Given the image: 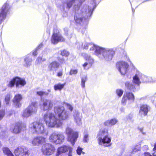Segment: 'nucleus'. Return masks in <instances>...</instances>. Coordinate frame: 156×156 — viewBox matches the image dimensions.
Here are the masks:
<instances>
[{"label":"nucleus","instance_id":"41","mask_svg":"<svg viewBox=\"0 0 156 156\" xmlns=\"http://www.w3.org/2000/svg\"><path fill=\"white\" fill-rule=\"evenodd\" d=\"M75 2L71 0L67 1L66 3L67 8L68 9L70 8Z\"/></svg>","mask_w":156,"mask_h":156},{"label":"nucleus","instance_id":"3","mask_svg":"<svg viewBox=\"0 0 156 156\" xmlns=\"http://www.w3.org/2000/svg\"><path fill=\"white\" fill-rule=\"evenodd\" d=\"M115 54L114 48H104L98 46L96 48L95 55L101 59L109 61L112 59Z\"/></svg>","mask_w":156,"mask_h":156},{"label":"nucleus","instance_id":"5","mask_svg":"<svg viewBox=\"0 0 156 156\" xmlns=\"http://www.w3.org/2000/svg\"><path fill=\"white\" fill-rule=\"evenodd\" d=\"M140 76V72L137 71L135 75L133 77V83L129 81L126 82L125 83L126 87L130 90L135 91L134 83L139 85L141 83Z\"/></svg>","mask_w":156,"mask_h":156},{"label":"nucleus","instance_id":"51","mask_svg":"<svg viewBox=\"0 0 156 156\" xmlns=\"http://www.w3.org/2000/svg\"><path fill=\"white\" fill-rule=\"evenodd\" d=\"M143 155L144 156H152L150 153L147 152H144L143 154Z\"/></svg>","mask_w":156,"mask_h":156},{"label":"nucleus","instance_id":"27","mask_svg":"<svg viewBox=\"0 0 156 156\" xmlns=\"http://www.w3.org/2000/svg\"><path fill=\"white\" fill-rule=\"evenodd\" d=\"M67 147L68 146L65 145L58 147L56 154V156H58L61 154L67 151Z\"/></svg>","mask_w":156,"mask_h":156},{"label":"nucleus","instance_id":"12","mask_svg":"<svg viewBox=\"0 0 156 156\" xmlns=\"http://www.w3.org/2000/svg\"><path fill=\"white\" fill-rule=\"evenodd\" d=\"M14 153L16 156H29V151L27 148L24 146H20L16 148Z\"/></svg>","mask_w":156,"mask_h":156},{"label":"nucleus","instance_id":"62","mask_svg":"<svg viewBox=\"0 0 156 156\" xmlns=\"http://www.w3.org/2000/svg\"><path fill=\"white\" fill-rule=\"evenodd\" d=\"M48 91H49V92H50V90H48Z\"/></svg>","mask_w":156,"mask_h":156},{"label":"nucleus","instance_id":"11","mask_svg":"<svg viewBox=\"0 0 156 156\" xmlns=\"http://www.w3.org/2000/svg\"><path fill=\"white\" fill-rule=\"evenodd\" d=\"M55 150V147L51 144L46 143L42 146L41 151L43 154L46 155L52 154Z\"/></svg>","mask_w":156,"mask_h":156},{"label":"nucleus","instance_id":"22","mask_svg":"<svg viewBox=\"0 0 156 156\" xmlns=\"http://www.w3.org/2000/svg\"><path fill=\"white\" fill-rule=\"evenodd\" d=\"M22 99V96L20 94H18L16 95L13 99V102L17 107H19L21 105L20 101Z\"/></svg>","mask_w":156,"mask_h":156},{"label":"nucleus","instance_id":"19","mask_svg":"<svg viewBox=\"0 0 156 156\" xmlns=\"http://www.w3.org/2000/svg\"><path fill=\"white\" fill-rule=\"evenodd\" d=\"M150 107L147 105H142L140 108L139 114L141 115L145 116L150 109Z\"/></svg>","mask_w":156,"mask_h":156},{"label":"nucleus","instance_id":"36","mask_svg":"<svg viewBox=\"0 0 156 156\" xmlns=\"http://www.w3.org/2000/svg\"><path fill=\"white\" fill-rule=\"evenodd\" d=\"M87 77L86 76L84 75L81 78V86L83 88H84L85 87V83L87 81Z\"/></svg>","mask_w":156,"mask_h":156},{"label":"nucleus","instance_id":"10","mask_svg":"<svg viewBox=\"0 0 156 156\" xmlns=\"http://www.w3.org/2000/svg\"><path fill=\"white\" fill-rule=\"evenodd\" d=\"M26 83V82L24 79L16 76L13 78L9 82L7 86L12 88L14 86L15 84L16 88H19L24 86Z\"/></svg>","mask_w":156,"mask_h":156},{"label":"nucleus","instance_id":"26","mask_svg":"<svg viewBox=\"0 0 156 156\" xmlns=\"http://www.w3.org/2000/svg\"><path fill=\"white\" fill-rule=\"evenodd\" d=\"M82 55L86 62L93 64L94 59L90 55L85 53H83L82 54Z\"/></svg>","mask_w":156,"mask_h":156},{"label":"nucleus","instance_id":"46","mask_svg":"<svg viewBox=\"0 0 156 156\" xmlns=\"http://www.w3.org/2000/svg\"><path fill=\"white\" fill-rule=\"evenodd\" d=\"M78 72V70L76 69H71L70 72L69 74L70 75H72L73 74H76Z\"/></svg>","mask_w":156,"mask_h":156},{"label":"nucleus","instance_id":"7","mask_svg":"<svg viewBox=\"0 0 156 156\" xmlns=\"http://www.w3.org/2000/svg\"><path fill=\"white\" fill-rule=\"evenodd\" d=\"M65 132L67 137L68 141L70 142L73 145H74L78 137V132L74 131L69 127L66 128Z\"/></svg>","mask_w":156,"mask_h":156},{"label":"nucleus","instance_id":"54","mask_svg":"<svg viewBox=\"0 0 156 156\" xmlns=\"http://www.w3.org/2000/svg\"><path fill=\"white\" fill-rule=\"evenodd\" d=\"M138 129L143 134H145V133L143 132V128H138Z\"/></svg>","mask_w":156,"mask_h":156},{"label":"nucleus","instance_id":"42","mask_svg":"<svg viewBox=\"0 0 156 156\" xmlns=\"http://www.w3.org/2000/svg\"><path fill=\"white\" fill-rule=\"evenodd\" d=\"M123 91L121 89H117L116 90V93L119 97H120L123 94Z\"/></svg>","mask_w":156,"mask_h":156},{"label":"nucleus","instance_id":"63","mask_svg":"<svg viewBox=\"0 0 156 156\" xmlns=\"http://www.w3.org/2000/svg\"><path fill=\"white\" fill-rule=\"evenodd\" d=\"M129 59V58H128V60Z\"/></svg>","mask_w":156,"mask_h":156},{"label":"nucleus","instance_id":"57","mask_svg":"<svg viewBox=\"0 0 156 156\" xmlns=\"http://www.w3.org/2000/svg\"><path fill=\"white\" fill-rule=\"evenodd\" d=\"M85 0H78L80 5H81L82 3L84 2Z\"/></svg>","mask_w":156,"mask_h":156},{"label":"nucleus","instance_id":"9","mask_svg":"<svg viewBox=\"0 0 156 156\" xmlns=\"http://www.w3.org/2000/svg\"><path fill=\"white\" fill-rule=\"evenodd\" d=\"M37 103L32 102L23 111L22 116L24 118H28L35 114L37 110Z\"/></svg>","mask_w":156,"mask_h":156},{"label":"nucleus","instance_id":"37","mask_svg":"<svg viewBox=\"0 0 156 156\" xmlns=\"http://www.w3.org/2000/svg\"><path fill=\"white\" fill-rule=\"evenodd\" d=\"M83 149L82 148L79 146L77 147L76 150V152L78 155H81V154H85V153L83 151Z\"/></svg>","mask_w":156,"mask_h":156},{"label":"nucleus","instance_id":"14","mask_svg":"<svg viewBox=\"0 0 156 156\" xmlns=\"http://www.w3.org/2000/svg\"><path fill=\"white\" fill-rule=\"evenodd\" d=\"M65 39L58 30H54L51 39L52 44H55L60 42L65 41Z\"/></svg>","mask_w":156,"mask_h":156},{"label":"nucleus","instance_id":"39","mask_svg":"<svg viewBox=\"0 0 156 156\" xmlns=\"http://www.w3.org/2000/svg\"><path fill=\"white\" fill-rule=\"evenodd\" d=\"M36 93L37 94L41 97H42L44 95H47L48 94V93L43 91H37Z\"/></svg>","mask_w":156,"mask_h":156},{"label":"nucleus","instance_id":"20","mask_svg":"<svg viewBox=\"0 0 156 156\" xmlns=\"http://www.w3.org/2000/svg\"><path fill=\"white\" fill-rule=\"evenodd\" d=\"M98 47V46L91 43L85 42L83 46V48L87 49L89 48L90 51H94L95 54L96 52V48Z\"/></svg>","mask_w":156,"mask_h":156},{"label":"nucleus","instance_id":"61","mask_svg":"<svg viewBox=\"0 0 156 156\" xmlns=\"http://www.w3.org/2000/svg\"><path fill=\"white\" fill-rule=\"evenodd\" d=\"M132 11H133V12H134V10H133V9H132Z\"/></svg>","mask_w":156,"mask_h":156},{"label":"nucleus","instance_id":"28","mask_svg":"<svg viewBox=\"0 0 156 156\" xmlns=\"http://www.w3.org/2000/svg\"><path fill=\"white\" fill-rule=\"evenodd\" d=\"M140 79L143 82H151V78L150 76H147L142 74L140 72Z\"/></svg>","mask_w":156,"mask_h":156},{"label":"nucleus","instance_id":"58","mask_svg":"<svg viewBox=\"0 0 156 156\" xmlns=\"http://www.w3.org/2000/svg\"><path fill=\"white\" fill-rule=\"evenodd\" d=\"M154 152L153 153V156H156V151H154Z\"/></svg>","mask_w":156,"mask_h":156},{"label":"nucleus","instance_id":"56","mask_svg":"<svg viewBox=\"0 0 156 156\" xmlns=\"http://www.w3.org/2000/svg\"><path fill=\"white\" fill-rule=\"evenodd\" d=\"M154 147L153 149V151H156V143H155L154 145Z\"/></svg>","mask_w":156,"mask_h":156},{"label":"nucleus","instance_id":"16","mask_svg":"<svg viewBox=\"0 0 156 156\" xmlns=\"http://www.w3.org/2000/svg\"><path fill=\"white\" fill-rule=\"evenodd\" d=\"M74 122L79 126L82 124V114L78 110H75L73 113Z\"/></svg>","mask_w":156,"mask_h":156},{"label":"nucleus","instance_id":"21","mask_svg":"<svg viewBox=\"0 0 156 156\" xmlns=\"http://www.w3.org/2000/svg\"><path fill=\"white\" fill-rule=\"evenodd\" d=\"M59 64L56 61H54L50 63L48 66V69L51 71H56L58 68Z\"/></svg>","mask_w":156,"mask_h":156},{"label":"nucleus","instance_id":"32","mask_svg":"<svg viewBox=\"0 0 156 156\" xmlns=\"http://www.w3.org/2000/svg\"><path fill=\"white\" fill-rule=\"evenodd\" d=\"M65 85V83L61 84L58 83L54 86V89L55 90H61L64 87Z\"/></svg>","mask_w":156,"mask_h":156},{"label":"nucleus","instance_id":"13","mask_svg":"<svg viewBox=\"0 0 156 156\" xmlns=\"http://www.w3.org/2000/svg\"><path fill=\"white\" fill-rule=\"evenodd\" d=\"M116 67L121 74L124 75L128 71L129 65L124 61H121L118 62L116 64Z\"/></svg>","mask_w":156,"mask_h":156},{"label":"nucleus","instance_id":"30","mask_svg":"<svg viewBox=\"0 0 156 156\" xmlns=\"http://www.w3.org/2000/svg\"><path fill=\"white\" fill-rule=\"evenodd\" d=\"M65 34L68 37H71L73 34V31L70 30L68 28L65 27L64 28Z\"/></svg>","mask_w":156,"mask_h":156},{"label":"nucleus","instance_id":"17","mask_svg":"<svg viewBox=\"0 0 156 156\" xmlns=\"http://www.w3.org/2000/svg\"><path fill=\"white\" fill-rule=\"evenodd\" d=\"M42 104L41 107L44 110H49L51 109L53 107V101L50 99H45L42 101Z\"/></svg>","mask_w":156,"mask_h":156},{"label":"nucleus","instance_id":"50","mask_svg":"<svg viewBox=\"0 0 156 156\" xmlns=\"http://www.w3.org/2000/svg\"><path fill=\"white\" fill-rule=\"evenodd\" d=\"M67 151H69V153H72L73 152V148L69 146H68L67 147Z\"/></svg>","mask_w":156,"mask_h":156},{"label":"nucleus","instance_id":"23","mask_svg":"<svg viewBox=\"0 0 156 156\" xmlns=\"http://www.w3.org/2000/svg\"><path fill=\"white\" fill-rule=\"evenodd\" d=\"M118 122V120L116 118H113L106 121L104 124L105 126L110 127L115 125Z\"/></svg>","mask_w":156,"mask_h":156},{"label":"nucleus","instance_id":"55","mask_svg":"<svg viewBox=\"0 0 156 156\" xmlns=\"http://www.w3.org/2000/svg\"><path fill=\"white\" fill-rule=\"evenodd\" d=\"M138 151V149L136 148V147H135L133 149L132 153H133V152H136Z\"/></svg>","mask_w":156,"mask_h":156},{"label":"nucleus","instance_id":"25","mask_svg":"<svg viewBox=\"0 0 156 156\" xmlns=\"http://www.w3.org/2000/svg\"><path fill=\"white\" fill-rule=\"evenodd\" d=\"M32 59L29 56H27L24 58V63L23 65L25 67H29L31 64Z\"/></svg>","mask_w":156,"mask_h":156},{"label":"nucleus","instance_id":"47","mask_svg":"<svg viewBox=\"0 0 156 156\" xmlns=\"http://www.w3.org/2000/svg\"><path fill=\"white\" fill-rule=\"evenodd\" d=\"M5 111L2 110L0 111V120L2 119L5 115Z\"/></svg>","mask_w":156,"mask_h":156},{"label":"nucleus","instance_id":"18","mask_svg":"<svg viewBox=\"0 0 156 156\" xmlns=\"http://www.w3.org/2000/svg\"><path fill=\"white\" fill-rule=\"evenodd\" d=\"M45 142V138L43 137L38 136L35 137L32 141L34 146H39Z\"/></svg>","mask_w":156,"mask_h":156},{"label":"nucleus","instance_id":"15","mask_svg":"<svg viewBox=\"0 0 156 156\" xmlns=\"http://www.w3.org/2000/svg\"><path fill=\"white\" fill-rule=\"evenodd\" d=\"M9 9V5L7 3H5L0 10V24L5 19L6 14Z\"/></svg>","mask_w":156,"mask_h":156},{"label":"nucleus","instance_id":"1","mask_svg":"<svg viewBox=\"0 0 156 156\" xmlns=\"http://www.w3.org/2000/svg\"><path fill=\"white\" fill-rule=\"evenodd\" d=\"M54 111L56 116H57L59 119L57 118L54 113L48 111L44 115V121L48 127H59L62 124L60 119L64 120L68 119L69 113L63 107L60 106L55 107Z\"/></svg>","mask_w":156,"mask_h":156},{"label":"nucleus","instance_id":"49","mask_svg":"<svg viewBox=\"0 0 156 156\" xmlns=\"http://www.w3.org/2000/svg\"><path fill=\"white\" fill-rule=\"evenodd\" d=\"M127 119L128 120H132L133 117V115L131 114H129L127 116Z\"/></svg>","mask_w":156,"mask_h":156},{"label":"nucleus","instance_id":"34","mask_svg":"<svg viewBox=\"0 0 156 156\" xmlns=\"http://www.w3.org/2000/svg\"><path fill=\"white\" fill-rule=\"evenodd\" d=\"M92 64L88 62H86L82 65V66L84 69L88 70L91 67Z\"/></svg>","mask_w":156,"mask_h":156},{"label":"nucleus","instance_id":"38","mask_svg":"<svg viewBox=\"0 0 156 156\" xmlns=\"http://www.w3.org/2000/svg\"><path fill=\"white\" fill-rule=\"evenodd\" d=\"M43 46V44L42 43L40 44L38 46L37 48H36L34 51L33 53V55L34 56H36L37 54V51L38 50L42 47Z\"/></svg>","mask_w":156,"mask_h":156},{"label":"nucleus","instance_id":"48","mask_svg":"<svg viewBox=\"0 0 156 156\" xmlns=\"http://www.w3.org/2000/svg\"><path fill=\"white\" fill-rule=\"evenodd\" d=\"M67 108L70 110L71 111H72L73 109V107L70 104H66Z\"/></svg>","mask_w":156,"mask_h":156},{"label":"nucleus","instance_id":"29","mask_svg":"<svg viewBox=\"0 0 156 156\" xmlns=\"http://www.w3.org/2000/svg\"><path fill=\"white\" fill-rule=\"evenodd\" d=\"M125 96L127 98L128 100H129L131 102H133L134 100V97L133 94L130 92H127L126 94H124Z\"/></svg>","mask_w":156,"mask_h":156},{"label":"nucleus","instance_id":"2","mask_svg":"<svg viewBox=\"0 0 156 156\" xmlns=\"http://www.w3.org/2000/svg\"><path fill=\"white\" fill-rule=\"evenodd\" d=\"M92 4L90 5H83L80 7L79 5H75L74 9L75 10L74 20L77 24L81 25L86 23L91 16L93 12L96 8V3L92 1Z\"/></svg>","mask_w":156,"mask_h":156},{"label":"nucleus","instance_id":"35","mask_svg":"<svg viewBox=\"0 0 156 156\" xmlns=\"http://www.w3.org/2000/svg\"><path fill=\"white\" fill-rule=\"evenodd\" d=\"M46 59L44 58H42L41 56H39L37 58L35 62V64L37 65L41 63L42 62L46 61Z\"/></svg>","mask_w":156,"mask_h":156},{"label":"nucleus","instance_id":"31","mask_svg":"<svg viewBox=\"0 0 156 156\" xmlns=\"http://www.w3.org/2000/svg\"><path fill=\"white\" fill-rule=\"evenodd\" d=\"M65 34L68 37H71L73 34V31L70 30L68 28L65 27L64 28Z\"/></svg>","mask_w":156,"mask_h":156},{"label":"nucleus","instance_id":"53","mask_svg":"<svg viewBox=\"0 0 156 156\" xmlns=\"http://www.w3.org/2000/svg\"><path fill=\"white\" fill-rule=\"evenodd\" d=\"M62 75V71H60L59 72H58L57 74V76L58 77H61V76Z\"/></svg>","mask_w":156,"mask_h":156},{"label":"nucleus","instance_id":"24","mask_svg":"<svg viewBox=\"0 0 156 156\" xmlns=\"http://www.w3.org/2000/svg\"><path fill=\"white\" fill-rule=\"evenodd\" d=\"M22 129L21 124L20 123H16L15 126L13 129H11L10 130L12 132L16 134L20 133Z\"/></svg>","mask_w":156,"mask_h":156},{"label":"nucleus","instance_id":"8","mask_svg":"<svg viewBox=\"0 0 156 156\" xmlns=\"http://www.w3.org/2000/svg\"><path fill=\"white\" fill-rule=\"evenodd\" d=\"M64 138L65 137L62 133L55 132L50 135L49 140L51 142L56 144H58L62 143Z\"/></svg>","mask_w":156,"mask_h":156},{"label":"nucleus","instance_id":"59","mask_svg":"<svg viewBox=\"0 0 156 156\" xmlns=\"http://www.w3.org/2000/svg\"><path fill=\"white\" fill-rule=\"evenodd\" d=\"M68 156H72V153H68Z\"/></svg>","mask_w":156,"mask_h":156},{"label":"nucleus","instance_id":"60","mask_svg":"<svg viewBox=\"0 0 156 156\" xmlns=\"http://www.w3.org/2000/svg\"><path fill=\"white\" fill-rule=\"evenodd\" d=\"M62 62V63H64V62H64V60H62V62Z\"/></svg>","mask_w":156,"mask_h":156},{"label":"nucleus","instance_id":"4","mask_svg":"<svg viewBox=\"0 0 156 156\" xmlns=\"http://www.w3.org/2000/svg\"><path fill=\"white\" fill-rule=\"evenodd\" d=\"M97 138L99 145L105 147L111 145V137L108 136V130L105 128H101L98 133Z\"/></svg>","mask_w":156,"mask_h":156},{"label":"nucleus","instance_id":"52","mask_svg":"<svg viewBox=\"0 0 156 156\" xmlns=\"http://www.w3.org/2000/svg\"><path fill=\"white\" fill-rule=\"evenodd\" d=\"M143 149L144 150L147 151L149 149L147 145H144L143 147Z\"/></svg>","mask_w":156,"mask_h":156},{"label":"nucleus","instance_id":"40","mask_svg":"<svg viewBox=\"0 0 156 156\" xmlns=\"http://www.w3.org/2000/svg\"><path fill=\"white\" fill-rule=\"evenodd\" d=\"M10 94H6L5 96V101L6 105H8L9 104V102L10 101Z\"/></svg>","mask_w":156,"mask_h":156},{"label":"nucleus","instance_id":"43","mask_svg":"<svg viewBox=\"0 0 156 156\" xmlns=\"http://www.w3.org/2000/svg\"><path fill=\"white\" fill-rule=\"evenodd\" d=\"M127 99V98L125 96V95H124L121 101V103L122 105H126Z\"/></svg>","mask_w":156,"mask_h":156},{"label":"nucleus","instance_id":"45","mask_svg":"<svg viewBox=\"0 0 156 156\" xmlns=\"http://www.w3.org/2000/svg\"><path fill=\"white\" fill-rule=\"evenodd\" d=\"M89 140L88 135L87 134H85L83 139V142L84 143H87Z\"/></svg>","mask_w":156,"mask_h":156},{"label":"nucleus","instance_id":"33","mask_svg":"<svg viewBox=\"0 0 156 156\" xmlns=\"http://www.w3.org/2000/svg\"><path fill=\"white\" fill-rule=\"evenodd\" d=\"M3 153L8 156H14L9 149L7 147H4L3 149Z\"/></svg>","mask_w":156,"mask_h":156},{"label":"nucleus","instance_id":"44","mask_svg":"<svg viewBox=\"0 0 156 156\" xmlns=\"http://www.w3.org/2000/svg\"><path fill=\"white\" fill-rule=\"evenodd\" d=\"M61 54L62 55L66 57L69 55V53L66 50H64L61 52Z\"/></svg>","mask_w":156,"mask_h":156},{"label":"nucleus","instance_id":"6","mask_svg":"<svg viewBox=\"0 0 156 156\" xmlns=\"http://www.w3.org/2000/svg\"><path fill=\"white\" fill-rule=\"evenodd\" d=\"M29 128L37 134H43L45 131L44 124L39 122L31 123L29 125Z\"/></svg>","mask_w":156,"mask_h":156}]
</instances>
